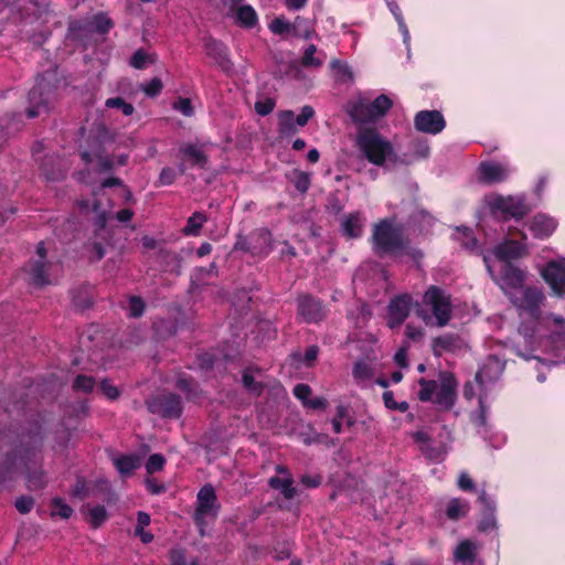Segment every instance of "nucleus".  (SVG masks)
<instances>
[{"instance_id":"55","label":"nucleus","mask_w":565,"mask_h":565,"mask_svg":"<svg viewBox=\"0 0 565 565\" xmlns=\"http://www.w3.org/2000/svg\"><path fill=\"white\" fill-rule=\"evenodd\" d=\"M41 170L44 173L46 180L49 181H60L65 178V172L60 168H47V162L44 161L41 166Z\"/></svg>"},{"instance_id":"10","label":"nucleus","mask_w":565,"mask_h":565,"mask_svg":"<svg viewBox=\"0 0 565 565\" xmlns=\"http://www.w3.org/2000/svg\"><path fill=\"white\" fill-rule=\"evenodd\" d=\"M423 302L430 307L437 326L445 327L449 323L452 315V305L450 295L436 286H429L423 295Z\"/></svg>"},{"instance_id":"17","label":"nucleus","mask_w":565,"mask_h":565,"mask_svg":"<svg viewBox=\"0 0 565 565\" xmlns=\"http://www.w3.org/2000/svg\"><path fill=\"white\" fill-rule=\"evenodd\" d=\"M493 253L500 262L507 264L521 258L526 253V248L520 242L507 239L497 245Z\"/></svg>"},{"instance_id":"33","label":"nucleus","mask_w":565,"mask_h":565,"mask_svg":"<svg viewBox=\"0 0 565 565\" xmlns=\"http://www.w3.org/2000/svg\"><path fill=\"white\" fill-rule=\"evenodd\" d=\"M315 33V29L309 19L297 15L292 22V36L310 39Z\"/></svg>"},{"instance_id":"13","label":"nucleus","mask_w":565,"mask_h":565,"mask_svg":"<svg viewBox=\"0 0 565 565\" xmlns=\"http://www.w3.org/2000/svg\"><path fill=\"white\" fill-rule=\"evenodd\" d=\"M414 127L417 131L437 135L446 127V120L438 110H420L414 117Z\"/></svg>"},{"instance_id":"1","label":"nucleus","mask_w":565,"mask_h":565,"mask_svg":"<svg viewBox=\"0 0 565 565\" xmlns=\"http://www.w3.org/2000/svg\"><path fill=\"white\" fill-rule=\"evenodd\" d=\"M44 441L42 425L39 422L30 424L29 428L19 436V444L6 454L0 462V483L15 478L20 465L24 467L28 488L39 490L44 488V472L41 468H32L31 459L41 451Z\"/></svg>"},{"instance_id":"36","label":"nucleus","mask_w":565,"mask_h":565,"mask_svg":"<svg viewBox=\"0 0 565 565\" xmlns=\"http://www.w3.org/2000/svg\"><path fill=\"white\" fill-rule=\"evenodd\" d=\"M476 546L472 542L466 540L458 544L455 550V558L459 562L472 563L476 557Z\"/></svg>"},{"instance_id":"14","label":"nucleus","mask_w":565,"mask_h":565,"mask_svg":"<svg viewBox=\"0 0 565 565\" xmlns=\"http://www.w3.org/2000/svg\"><path fill=\"white\" fill-rule=\"evenodd\" d=\"M411 305L412 298L409 295H399L390 301L387 307V326L391 329L399 327L407 319Z\"/></svg>"},{"instance_id":"11","label":"nucleus","mask_w":565,"mask_h":565,"mask_svg":"<svg viewBox=\"0 0 565 565\" xmlns=\"http://www.w3.org/2000/svg\"><path fill=\"white\" fill-rule=\"evenodd\" d=\"M146 404L151 414L162 418H179L183 411L181 397L174 393L154 396Z\"/></svg>"},{"instance_id":"20","label":"nucleus","mask_w":565,"mask_h":565,"mask_svg":"<svg viewBox=\"0 0 565 565\" xmlns=\"http://www.w3.org/2000/svg\"><path fill=\"white\" fill-rule=\"evenodd\" d=\"M542 276L556 292H561L565 288V264L548 263Z\"/></svg>"},{"instance_id":"23","label":"nucleus","mask_w":565,"mask_h":565,"mask_svg":"<svg viewBox=\"0 0 565 565\" xmlns=\"http://www.w3.org/2000/svg\"><path fill=\"white\" fill-rule=\"evenodd\" d=\"M363 218L360 212L345 215L341 222L342 234L348 239L360 238L363 234Z\"/></svg>"},{"instance_id":"3","label":"nucleus","mask_w":565,"mask_h":565,"mask_svg":"<svg viewBox=\"0 0 565 565\" xmlns=\"http://www.w3.org/2000/svg\"><path fill=\"white\" fill-rule=\"evenodd\" d=\"M438 380L420 377L418 398L420 402H433L440 411H450L457 401L458 381L449 371H440Z\"/></svg>"},{"instance_id":"29","label":"nucleus","mask_w":565,"mask_h":565,"mask_svg":"<svg viewBox=\"0 0 565 565\" xmlns=\"http://www.w3.org/2000/svg\"><path fill=\"white\" fill-rule=\"evenodd\" d=\"M470 510L469 502L460 498H452L446 505V515L451 521L465 518Z\"/></svg>"},{"instance_id":"42","label":"nucleus","mask_w":565,"mask_h":565,"mask_svg":"<svg viewBox=\"0 0 565 565\" xmlns=\"http://www.w3.org/2000/svg\"><path fill=\"white\" fill-rule=\"evenodd\" d=\"M181 152L192 159L193 164L195 166L203 168L207 162V157L205 153L194 145H186L181 149Z\"/></svg>"},{"instance_id":"37","label":"nucleus","mask_w":565,"mask_h":565,"mask_svg":"<svg viewBox=\"0 0 565 565\" xmlns=\"http://www.w3.org/2000/svg\"><path fill=\"white\" fill-rule=\"evenodd\" d=\"M242 384L246 392L255 396H260L265 388V385L257 382L248 369H245L242 373Z\"/></svg>"},{"instance_id":"15","label":"nucleus","mask_w":565,"mask_h":565,"mask_svg":"<svg viewBox=\"0 0 565 565\" xmlns=\"http://www.w3.org/2000/svg\"><path fill=\"white\" fill-rule=\"evenodd\" d=\"M250 254L260 258L267 257L273 250V236L270 231L260 227L249 233Z\"/></svg>"},{"instance_id":"46","label":"nucleus","mask_w":565,"mask_h":565,"mask_svg":"<svg viewBox=\"0 0 565 565\" xmlns=\"http://www.w3.org/2000/svg\"><path fill=\"white\" fill-rule=\"evenodd\" d=\"M108 108L120 109L125 116H130L135 111V107L130 103H126L122 97H113L106 100Z\"/></svg>"},{"instance_id":"49","label":"nucleus","mask_w":565,"mask_h":565,"mask_svg":"<svg viewBox=\"0 0 565 565\" xmlns=\"http://www.w3.org/2000/svg\"><path fill=\"white\" fill-rule=\"evenodd\" d=\"M87 250L89 253V260L90 262H99L105 256V247L100 242H92L87 244Z\"/></svg>"},{"instance_id":"7","label":"nucleus","mask_w":565,"mask_h":565,"mask_svg":"<svg viewBox=\"0 0 565 565\" xmlns=\"http://www.w3.org/2000/svg\"><path fill=\"white\" fill-rule=\"evenodd\" d=\"M393 106V100L384 95H379L374 100L359 99L349 109V115L354 122L367 124L383 117Z\"/></svg>"},{"instance_id":"61","label":"nucleus","mask_w":565,"mask_h":565,"mask_svg":"<svg viewBox=\"0 0 565 565\" xmlns=\"http://www.w3.org/2000/svg\"><path fill=\"white\" fill-rule=\"evenodd\" d=\"M331 67L339 75H341L343 77L352 78L351 67L347 63H344V62H342L340 60H333L331 62Z\"/></svg>"},{"instance_id":"38","label":"nucleus","mask_w":565,"mask_h":565,"mask_svg":"<svg viewBox=\"0 0 565 565\" xmlns=\"http://www.w3.org/2000/svg\"><path fill=\"white\" fill-rule=\"evenodd\" d=\"M268 28L274 34L282 38H287L290 34L292 35V22H289L282 15L273 19Z\"/></svg>"},{"instance_id":"57","label":"nucleus","mask_w":565,"mask_h":565,"mask_svg":"<svg viewBox=\"0 0 565 565\" xmlns=\"http://www.w3.org/2000/svg\"><path fill=\"white\" fill-rule=\"evenodd\" d=\"M344 209V204L339 199V196L334 193L328 196L327 210L333 214L339 215Z\"/></svg>"},{"instance_id":"54","label":"nucleus","mask_w":565,"mask_h":565,"mask_svg":"<svg viewBox=\"0 0 565 565\" xmlns=\"http://www.w3.org/2000/svg\"><path fill=\"white\" fill-rule=\"evenodd\" d=\"M275 106H276L275 100L270 97H267L265 99L257 100L255 103V111L259 116H267L274 110Z\"/></svg>"},{"instance_id":"32","label":"nucleus","mask_w":565,"mask_h":565,"mask_svg":"<svg viewBox=\"0 0 565 565\" xmlns=\"http://www.w3.org/2000/svg\"><path fill=\"white\" fill-rule=\"evenodd\" d=\"M279 132L290 136L297 132V122L292 110H281L278 114Z\"/></svg>"},{"instance_id":"62","label":"nucleus","mask_w":565,"mask_h":565,"mask_svg":"<svg viewBox=\"0 0 565 565\" xmlns=\"http://www.w3.org/2000/svg\"><path fill=\"white\" fill-rule=\"evenodd\" d=\"M98 169L100 172H110L115 167L114 158L110 156H97Z\"/></svg>"},{"instance_id":"28","label":"nucleus","mask_w":565,"mask_h":565,"mask_svg":"<svg viewBox=\"0 0 565 565\" xmlns=\"http://www.w3.org/2000/svg\"><path fill=\"white\" fill-rule=\"evenodd\" d=\"M268 486L274 490H280V493L285 499L291 500L297 494V489L294 487V480L291 476L287 478H280L278 476L270 477Z\"/></svg>"},{"instance_id":"47","label":"nucleus","mask_w":565,"mask_h":565,"mask_svg":"<svg viewBox=\"0 0 565 565\" xmlns=\"http://www.w3.org/2000/svg\"><path fill=\"white\" fill-rule=\"evenodd\" d=\"M163 89V83L159 77H153L147 84L141 86V90L146 96L154 98L161 94Z\"/></svg>"},{"instance_id":"39","label":"nucleus","mask_w":565,"mask_h":565,"mask_svg":"<svg viewBox=\"0 0 565 565\" xmlns=\"http://www.w3.org/2000/svg\"><path fill=\"white\" fill-rule=\"evenodd\" d=\"M94 31L99 34H107L114 28V21L106 13L99 12L93 17Z\"/></svg>"},{"instance_id":"44","label":"nucleus","mask_w":565,"mask_h":565,"mask_svg":"<svg viewBox=\"0 0 565 565\" xmlns=\"http://www.w3.org/2000/svg\"><path fill=\"white\" fill-rule=\"evenodd\" d=\"M352 375L358 381L370 380L373 376V370L366 362L358 361L353 365Z\"/></svg>"},{"instance_id":"40","label":"nucleus","mask_w":565,"mask_h":565,"mask_svg":"<svg viewBox=\"0 0 565 565\" xmlns=\"http://www.w3.org/2000/svg\"><path fill=\"white\" fill-rule=\"evenodd\" d=\"M96 385L95 379L89 375L78 374L72 384V388L75 392L92 393Z\"/></svg>"},{"instance_id":"43","label":"nucleus","mask_w":565,"mask_h":565,"mask_svg":"<svg viewBox=\"0 0 565 565\" xmlns=\"http://www.w3.org/2000/svg\"><path fill=\"white\" fill-rule=\"evenodd\" d=\"M108 519L107 511L104 505H96L89 509V524L93 529H98Z\"/></svg>"},{"instance_id":"45","label":"nucleus","mask_w":565,"mask_h":565,"mask_svg":"<svg viewBox=\"0 0 565 565\" xmlns=\"http://www.w3.org/2000/svg\"><path fill=\"white\" fill-rule=\"evenodd\" d=\"M166 465V458L161 454H152L146 461V470L149 475H153L163 469Z\"/></svg>"},{"instance_id":"64","label":"nucleus","mask_w":565,"mask_h":565,"mask_svg":"<svg viewBox=\"0 0 565 565\" xmlns=\"http://www.w3.org/2000/svg\"><path fill=\"white\" fill-rule=\"evenodd\" d=\"M205 285H206L205 280L203 281V278L193 271L190 276L189 292L190 294L199 292V291H201L202 287Z\"/></svg>"},{"instance_id":"18","label":"nucleus","mask_w":565,"mask_h":565,"mask_svg":"<svg viewBox=\"0 0 565 565\" xmlns=\"http://www.w3.org/2000/svg\"><path fill=\"white\" fill-rule=\"evenodd\" d=\"M203 47L205 54L211 57L218 66L225 68L230 64L228 49L218 40L212 36L203 39Z\"/></svg>"},{"instance_id":"24","label":"nucleus","mask_w":565,"mask_h":565,"mask_svg":"<svg viewBox=\"0 0 565 565\" xmlns=\"http://www.w3.org/2000/svg\"><path fill=\"white\" fill-rule=\"evenodd\" d=\"M500 274L504 286L512 289L522 287L524 281V273L520 268L512 265V263L502 264Z\"/></svg>"},{"instance_id":"50","label":"nucleus","mask_w":565,"mask_h":565,"mask_svg":"<svg viewBox=\"0 0 565 565\" xmlns=\"http://www.w3.org/2000/svg\"><path fill=\"white\" fill-rule=\"evenodd\" d=\"M14 507L21 514H26L33 509L34 499L31 495H20L15 499Z\"/></svg>"},{"instance_id":"16","label":"nucleus","mask_w":565,"mask_h":565,"mask_svg":"<svg viewBox=\"0 0 565 565\" xmlns=\"http://www.w3.org/2000/svg\"><path fill=\"white\" fill-rule=\"evenodd\" d=\"M478 170L480 181L486 184L500 183L509 177L508 168L498 162H481Z\"/></svg>"},{"instance_id":"22","label":"nucleus","mask_w":565,"mask_h":565,"mask_svg":"<svg viewBox=\"0 0 565 565\" xmlns=\"http://www.w3.org/2000/svg\"><path fill=\"white\" fill-rule=\"evenodd\" d=\"M556 226L557 223L554 218L545 214H537L530 223V231L533 233L534 237L544 239L554 233Z\"/></svg>"},{"instance_id":"5","label":"nucleus","mask_w":565,"mask_h":565,"mask_svg":"<svg viewBox=\"0 0 565 565\" xmlns=\"http://www.w3.org/2000/svg\"><path fill=\"white\" fill-rule=\"evenodd\" d=\"M356 146L365 159L377 167L384 166L387 159H392L394 147L375 128L360 130L356 137Z\"/></svg>"},{"instance_id":"19","label":"nucleus","mask_w":565,"mask_h":565,"mask_svg":"<svg viewBox=\"0 0 565 565\" xmlns=\"http://www.w3.org/2000/svg\"><path fill=\"white\" fill-rule=\"evenodd\" d=\"M242 0H232L230 12L235 14L236 23L243 28L252 29L258 23V15L249 4L235 8Z\"/></svg>"},{"instance_id":"48","label":"nucleus","mask_w":565,"mask_h":565,"mask_svg":"<svg viewBox=\"0 0 565 565\" xmlns=\"http://www.w3.org/2000/svg\"><path fill=\"white\" fill-rule=\"evenodd\" d=\"M146 309V303L143 299L139 296H131L129 298V317L131 318H140Z\"/></svg>"},{"instance_id":"52","label":"nucleus","mask_w":565,"mask_h":565,"mask_svg":"<svg viewBox=\"0 0 565 565\" xmlns=\"http://www.w3.org/2000/svg\"><path fill=\"white\" fill-rule=\"evenodd\" d=\"M177 178L178 172L174 169L164 167L159 174L158 185H171L175 182Z\"/></svg>"},{"instance_id":"34","label":"nucleus","mask_w":565,"mask_h":565,"mask_svg":"<svg viewBox=\"0 0 565 565\" xmlns=\"http://www.w3.org/2000/svg\"><path fill=\"white\" fill-rule=\"evenodd\" d=\"M207 217L203 212H194L186 221L183 233L186 236H198Z\"/></svg>"},{"instance_id":"27","label":"nucleus","mask_w":565,"mask_h":565,"mask_svg":"<svg viewBox=\"0 0 565 565\" xmlns=\"http://www.w3.org/2000/svg\"><path fill=\"white\" fill-rule=\"evenodd\" d=\"M47 263L42 260H32L29 264V274L32 284L38 287H43L50 284L47 276Z\"/></svg>"},{"instance_id":"59","label":"nucleus","mask_w":565,"mask_h":565,"mask_svg":"<svg viewBox=\"0 0 565 565\" xmlns=\"http://www.w3.org/2000/svg\"><path fill=\"white\" fill-rule=\"evenodd\" d=\"M294 395L301 401L303 405L311 395V387L308 384L299 383L294 387Z\"/></svg>"},{"instance_id":"25","label":"nucleus","mask_w":565,"mask_h":565,"mask_svg":"<svg viewBox=\"0 0 565 565\" xmlns=\"http://www.w3.org/2000/svg\"><path fill=\"white\" fill-rule=\"evenodd\" d=\"M460 348V338L454 333L436 337L433 340V353L441 356L445 352H454Z\"/></svg>"},{"instance_id":"26","label":"nucleus","mask_w":565,"mask_h":565,"mask_svg":"<svg viewBox=\"0 0 565 565\" xmlns=\"http://www.w3.org/2000/svg\"><path fill=\"white\" fill-rule=\"evenodd\" d=\"M175 387L185 394L188 401H196L202 394L199 384L191 376L180 375L177 379Z\"/></svg>"},{"instance_id":"56","label":"nucleus","mask_w":565,"mask_h":565,"mask_svg":"<svg viewBox=\"0 0 565 565\" xmlns=\"http://www.w3.org/2000/svg\"><path fill=\"white\" fill-rule=\"evenodd\" d=\"M102 393L110 401H115L119 397V390L113 385L108 380H103L99 384Z\"/></svg>"},{"instance_id":"58","label":"nucleus","mask_w":565,"mask_h":565,"mask_svg":"<svg viewBox=\"0 0 565 565\" xmlns=\"http://www.w3.org/2000/svg\"><path fill=\"white\" fill-rule=\"evenodd\" d=\"M320 349L317 344L309 345L306 348L302 362L306 366H312L319 355Z\"/></svg>"},{"instance_id":"12","label":"nucleus","mask_w":565,"mask_h":565,"mask_svg":"<svg viewBox=\"0 0 565 565\" xmlns=\"http://www.w3.org/2000/svg\"><path fill=\"white\" fill-rule=\"evenodd\" d=\"M544 300L543 292L536 287H526L522 290L520 297L512 300L515 307L525 311L530 318L539 320L541 318V305Z\"/></svg>"},{"instance_id":"21","label":"nucleus","mask_w":565,"mask_h":565,"mask_svg":"<svg viewBox=\"0 0 565 565\" xmlns=\"http://www.w3.org/2000/svg\"><path fill=\"white\" fill-rule=\"evenodd\" d=\"M73 306L81 311L89 309L94 305V287L81 284L70 291Z\"/></svg>"},{"instance_id":"4","label":"nucleus","mask_w":565,"mask_h":565,"mask_svg":"<svg viewBox=\"0 0 565 565\" xmlns=\"http://www.w3.org/2000/svg\"><path fill=\"white\" fill-rule=\"evenodd\" d=\"M58 83V75L55 68H49L36 76L35 84L30 89L26 98L25 115L29 119L49 113Z\"/></svg>"},{"instance_id":"8","label":"nucleus","mask_w":565,"mask_h":565,"mask_svg":"<svg viewBox=\"0 0 565 565\" xmlns=\"http://www.w3.org/2000/svg\"><path fill=\"white\" fill-rule=\"evenodd\" d=\"M329 309L323 300L309 292L296 298V319L306 324H318L327 319Z\"/></svg>"},{"instance_id":"60","label":"nucleus","mask_w":565,"mask_h":565,"mask_svg":"<svg viewBox=\"0 0 565 565\" xmlns=\"http://www.w3.org/2000/svg\"><path fill=\"white\" fill-rule=\"evenodd\" d=\"M316 111L313 107L306 105L301 108V113L297 116L296 122L300 127H305L311 118H313Z\"/></svg>"},{"instance_id":"41","label":"nucleus","mask_w":565,"mask_h":565,"mask_svg":"<svg viewBox=\"0 0 565 565\" xmlns=\"http://www.w3.org/2000/svg\"><path fill=\"white\" fill-rule=\"evenodd\" d=\"M52 516L58 515L60 518L67 520L73 514V509L62 498L55 497L52 499Z\"/></svg>"},{"instance_id":"6","label":"nucleus","mask_w":565,"mask_h":565,"mask_svg":"<svg viewBox=\"0 0 565 565\" xmlns=\"http://www.w3.org/2000/svg\"><path fill=\"white\" fill-rule=\"evenodd\" d=\"M486 204L493 216L501 217L503 221H521L532 211V205L524 193L490 194L486 198Z\"/></svg>"},{"instance_id":"51","label":"nucleus","mask_w":565,"mask_h":565,"mask_svg":"<svg viewBox=\"0 0 565 565\" xmlns=\"http://www.w3.org/2000/svg\"><path fill=\"white\" fill-rule=\"evenodd\" d=\"M148 61V54L143 49H138L130 57L129 65L136 70H143Z\"/></svg>"},{"instance_id":"53","label":"nucleus","mask_w":565,"mask_h":565,"mask_svg":"<svg viewBox=\"0 0 565 565\" xmlns=\"http://www.w3.org/2000/svg\"><path fill=\"white\" fill-rule=\"evenodd\" d=\"M172 107L186 117H191L194 114L192 103L189 98L179 97L173 102Z\"/></svg>"},{"instance_id":"2","label":"nucleus","mask_w":565,"mask_h":565,"mask_svg":"<svg viewBox=\"0 0 565 565\" xmlns=\"http://www.w3.org/2000/svg\"><path fill=\"white\" fill-rule=\"evenodd\" d=\"M370 243L373 253L379 257H398L408 255L415 258L422 255L412 246V241L405 234L403 224H397L394 218L385 217L373 224Z\"/></svg>"},{"instance_id":"63","label":"nucleus","mask_w":565,"mask_h":565,"mask_svg":"<svg viewBox=\"0 0 565 565\" xmlns=\"http://www.w3.org/2000/svg\"><path fill=\"white\" fill-rule=\"evenodd\" d=\"M457 484L462 491L470 492L475 490V482L467 472L460 473Z\"/></svg>"},{"instance_id":"9","label":"nucleus","mask_w":565,"mask_h":565,"mask_svg":"<svg viewBox=\"0 0 565 565\" xmlns=\"http://www.w3.org/2000/svg\"><path fill=\"white\" fill-rule=\"evenodd\" d=\"M221 509L215 489L211 483L204 484L196 495V507L193 514L194 523L199 526L201 535L204 534L206 519H216Z\"/></svg>"},{"instance_id":"30","label":"nucleus","mask_w":565,"mask_h":565,"mask_svg":"<svg viewBox=\"0 0 565 565\" xmlns=\"http://www.w3.org/2000/svg\"><path fill=\"white\" fill-rule=\"evenodd\" d=\"M286 178L302 195L306 194L311 186V174L309 172L294 169L288 174H286Z\"/></svg>"},{"instance_id":"35","label":"nucleus","mask_w":565,"mask_h":565,"mask_svg":"<svg viewBox=\"0 0 565 565\" xmlns=\"http://www.w3.org/2000/svg\"><path fill=\"white\" fill-rule=\"evenodd\" d=\"M318 47L315 44H309L301 56L300 64L305 68H319L323 65V60L316 56Z\"/></svg>"},{"instance_id":"31","label":"nucleus","mask_w":565,"mask_h":565,"mask_svg":"<svg viewBox=\"0 0 565 565\" xmlns=\"http://www.w3.org/2000/svg\"><path fill=\"white\" fill-rule=\"evenodd\" d=\"M114 465L120 475L129 476L139 468L140 460L136 455H122L114 459Z\"/></svg>"}]
</instances>
